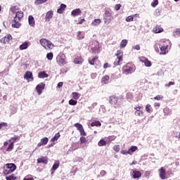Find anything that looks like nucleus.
Returning a JSON list of instances; mask_svg holds the SVG:
<instances>
[{
  "instance_id": "nucleus-26",
  "label": "nucleus",
  "mask_w": 180,
  "mask_h": 180,
  "mask_svg": "<svg viewBox=\"0 0 180 180\" xmlns=\"http://www.w3.org/2000/svg\"><path fill=\"white\" fill-rule=\"evenodd\" d=\"M18 140H20V137L18 135H15L8 140V143H13V144H15V141H18Z\"/></svg>"
},
{
  "instance_id": "nucleus-13",
  "label": "nucleus",
  "mask_w": 180,
  "mask_h": 180,
  "mask_svg": "<svg viewBox=\"0 0 180 180\" xmlns=\"http://www.w3.org/2000/svg\"><path fill=\"white\" fill-rule=\"evenodd\" d=\"M159 175L161 179H165V175H167V172L164 167H161L159 169Z\"/></svg>"
},
{
  "instance_id": "nucleus-46",
  "label": "nucleus",
  "mask_w": 180,
  "mask_h": 180,
  "mask_svg": "<svg viewBox=\"0 0 180 180\" xmlns=\"http://www.w3.org/2000/svg\"><path fill=\"white\" fill-rule=\"evenodd\" d=\"M174 37H179L180 36V28H176L174 32Z\"/></svg>"
},
{
  "instance_id": "nucleus-5",
  "label": "nucleus",
  "mask_w": 180,
  "mask_h": 180,
  "mask_svg": "<svg viewBox=\"0 0 180 180\" xmlns=\"http://www.w3.org/2000/svg\"><path fill=\"white\" fill-rule=\"evenodd\" d=\"M118 101H119V97L115 95L110 96L109 97V103H110V105H112V106L115 108H119L120 106Z\"/></svg>"
},
{
  "instance_id": "nucleus-6",
  "label": "nucleus",
  "mask_w": 180,
  "mask_h": 180,
  "mask_svg": "<svg viewBox=\"0 0 180 180\" xmlns=\"http://www.w3.org/2000/svg\"><path fill=\"white\" fill-rule=\"evenodd\" d=\"M56 62L58 65H65V64H67V62L65 61V55L59 53L56 57Z\"/></svg>"
},
{
  "instance_id": "nucleus-49",
  "label": "nucleus",
  "mask_w": 180,
  "mask_h": 180,
  "mask_svg": "<svg viewBox=\"0 0 180 180\" xmlns=\"http://www.w3.org/2000/svg\"><path fill=\"white\" fill-rule=\"evenodd\" d=\"M53 57H54V55L53 54L52 52L48 53L46 54V58H47V60H53Z\"/></svg>"
},
{
  "instance_id": "nucleus-57",
  "label": "nucleus",
  "mask_w": 180,
  "mask_h": 180,
  "mask_svg": "<svg viewBox=\"0 0 180 180\" xmlns=\"http://www.w3.org/2000/svg\"><path fill=\"white\" fill-rule=\"evenodd\" d=\"M121 154H122L123 155H127V154H130L129 153V150H121Z\"/></svg>"
},
{
  "instance_id": "nucleus-38",
  "label": "nucleus",
  "mask_w": 180,
  "mask_h": 180,
  "mask_svg": "<svg viewBox=\"0 0 180 180\" xmlns=\"http://www.w3.org/2000/svg\"><path fill=\"white\" fill-rule=\"evenodd\" d=\"M160 54H167L168 53V48L164 46H160Z\"/></svg>"
},
{
  "instance_id": "nucleus-8",
  "label": "nucleus",
  "mask_w": 180,
  "mask_h": 180,
  "mask_svg": "<svg viewBox=\"0 0 180 180\" xmlns=\"http://www.w3.org/2000/svg\"><path fill=\"white\" fill-rule=\"evenodd\" d=\"M74 126L75 128H77L78 131H79L80 136H86V132H85V129H84V127L82 126V124L77 122L75 123Z\"/></svg>"
},
{
  "instance_id": "nucleus-32",
  "label": "nucleus",
  "mask_w": 180,
  "mask_h": 180,
  "mask_svg": "<svg viewBox=\"0 0 180 180\" xmlns=\"http://www.w3.org/2000/svg\"><path fill=\"white\" fill-rule=\"evenodd\" d=\"M16 179H18V176H16L15 174L6 176V180H16Z\"/></svg>"
},
{
  "instance_id": "nucleus-3",
  "label": "nucleus",
  "mask_w": 180,
  "mask_h": 180,
  "mask_svg": "<svg viewBox=\"0 0 180 180\" xmlns=\"http://www.w3.org/2000/svg\"><path fill=\"white\" fill-rule=\"evenodd\" d=\"M103 20L104 23L109 25L112 20H113V15H112V12L109 10H105V13L103 15Z\"/></svg>"
},
{
  "instance_id": "nucleus-25",
  "label": "nucleus",
  "mask_w": 180,
  "mask_h": 180,
  "mask_svg": "<svg viewBox=\"0 0 180 180\" xmlns=\"http://www.w3.org/2000/svg\"><path fill=\"white\" fill-rule=\"evenodd\" d=\"M77 40H82V39H85V33L81 31L77 32Z\"/></svg>"
},
{
  "instance_id": "nucleus-48",
  "label": "nucleus",
  "mask_w": 180,
  "mask_h": 180,
  "mask_svg": "<svg viewBox=\"0 0 180 180\" xmlns=\"http://www.w3.org/2000/svg\"><path fill=\"white\" fill-rule=\"evenodd\" d=\"M88 141H86V138H85V136H82L80 137V144H85Z\"/></svg>"
},
{
  "instance_id": "nucleus-58",
  "label": "nucleus",
  "mask_w": 180,
  "mask_h": 180,
  "mask_svg": "<svg viewBox=\"0 0 180 180\" xmlns=\"http://www.w3.org/2000/svg\"><path fill=\"white\" fill-rule=\"evenodd\" d=\"M120 8H122V5L120 4H116L115 6V11H119L120 9Z\"/></svg>"
},
{
  "instance_id": "nucleus-64",
  "label": "nucleus",
  "mask_w": 180,
  "mask_h": 180,
  "mask_svg": "<svg viewBox=\"0 0 180 180\" xmlns=\"http://www.w3.org/2000/svg\"><path fill=\"white\" fill-rule=\"evenodd\" d=\"M23 180H34V179L33 177H28V178H24Z\"/></svg>"
},
{
  "instance_id": "nucleus-17",
  "label": "nucleus",
  "mask_w": 180,
  "mask_h": 180,
  "mask_svg": "<svg viewBox=\"0 0 180 180\" xmlns=\"http://www.w3.org/2000/svg\"><path fill=\"white\" fill-rule=\"evenodd\" d=\"M164 32V29L160 27V25H156L155 27L153 28V33H162Z\"/></svg>"
},
{
  "instance_id": "nucleus-21",
  "label": "nucleus",
  "mask_w": 180,
  "mask_h": 180,
  "mask_svg": "<svg viewBox=\"0 0 180 180\" xmlns=\"http://www.w3.org/2000/svg\"><path fill=\"white\" fill-rule=\"evenodd\" d=\"M28 22L29 25H30L32 27H34V25H36V22L34 21V18L32 17V15H30L28 17Z\"/></svg>"
},
{
  "instance_id": "nucleus-50",
  "label": "nucleus",
  "mask_w": 180,
  "mask_h": 180,
  "mask_svg": "<svg viewBox=\"0 0 180 180\" xmlns=\"http://www.w3.org/2000/svg\"><path fill=\"white\" fill-rule=\"evenodd\" d=\"M1 42L3 43V44H6V43H9V40L6 37H4L1 39Z\"/></svg>"
},
{
  "instance_id": "nucleus-59",
  "label": "nucleus",
  "mask_w": 180,
  "mask_h": 180,
  "mask_svg": "<svg viewBox=\"0 0 180 180\" xmlns=\"http://www.w3.org/2000/svg\"><path fill=\"white\" fill-rule=\"evenodd\" d=\"M115 139H116V136H108L109 141H113V140H115Z\"/></svg>"
},
{
  "instance_id": "nucleus-4",
  "label": "nucleus",
  "mask_w": 180,
  "mask_h": 180,
  "mask_svg": "<svg viewBox=\"0 0 180 180\" xmlns=\"http://www.w3.org/2000/svg\"><path fill=\"white\" fill-rule=\"evenodd\" d=\"M115 56L118 60L114 62V65L116 67L117 65H120L122 64V61H123V51H117V53H115Z\"/></svg>"
},
{
  "instance_id": "nucleus-34",
  "label": "nucleus",
  "mask_w": 180,
  "mask_h": 180,
  "mask_svg": "<svg viewBox=\"0 0 180 180\" xmlns=\"http://www.w3.org/2000/svg\"><path fill=\"white\" fill-rule=\"evenodd\" d=\"M101 82L102 84H108V82H109V76L105 75L103 77H102Z\"/></svg>"
},
{
  "instance_id": "nucleus-1",
  "label": "nucleus",
  "mask_w": 180,
  "mask_h": 180,
  "mask_svg": "<svg viewBox=\"0 0 180 180\" xmlns=\"http://www.w3.org/2000/svg\"><path fill=\"white\" fill-rule=\"evenodd\" d=\"M15 171H16V165L13 163H8L4 167L3 174L6 176L11 175Z\"/></svg>"
},
{
  "instance_id": "nucleus-61",
  "label": "nucleus",
  "mask_w": 180,
  "mask_h": 180,
  "mask_svg": "<svg viewBox=\"0 0 180 180\" xmlns=\"http://www.w3.org/2000/svg\"><path fill=\"white\" fill-rule=\"evenodd\" d=\"M6 37L8 39V41H11V40H12V35H11V34H7V36H6Z\"/></svg>"
},
{
  "instance_id": "nucleus-55",
  "label": "nucleus",
  "mask_w": 180,
  "mask_h": 180,
  "mask_svg": "<svg viewBox=\"0 0 180 180\" xmlns=\"http://www.w3.org/2000/svg\"><path fill=\"white\" fill-rule=\"evenodd\" d=\"M157 5H158V0H153V1L151 3V6H153V8H155Z\"/></svg>"
},
{
  "instance_id": "nucleus-42",
  "label": "nucleus",
  "mask_w": 180,
  "mask_h": 180,
  "mask_svg": "<svg viewBox=\"0 0 180 180\" xmlns=\"http://www.w3.org/2000/svg\"><path fill=\"white\" fill-rule=\"evenodd\" d=\"M13 147H15V143L13 142H10V144L8 145V147L6 149V151L10 152L13 150Z\"/></svg>"
},
{
  "instance_id": "nucleus-52",
  "label": "nucleus",
  "mask_w": 180,
  "mask_h": 180,
  "mask_svg": "<svg viewBox=\"0 0 180 180\" xmlns=\"http://www.w3.org/2000/svg\"><path fill=\"white\" fill-rule=\"evenodd\" d=\"M134 20V16L129 15L126 18V22H133Z\"/></svg>"
},
{
  "instance_id": "nucleus-43",
  "label": "nucleus",
  "mask_w": 180,
  "mask_h": 180,
  "mask_svg": "<svg viewBox=\"0 0 180 180\" xmlns=\"http://www.w3.org/2000/svg\"><path fill=\"white\" fill-rule=\"evenodd\" d=\"M98 60V56H94L92 59L89 60L90 65H95V60Z\"/></svg>"
},
{
  "instance_id": "nucleus-36",
  "label": "nucleus",
  "mask_w": 180,
  "mask_h": 180,
  "mask_svg": "<svg viewBox=\"0 0 180 180\" xmlns=\"http://www.w3.org/2000/svg\"><path fill=\"white\" fill-rule=\"evenodd\" d=\"M39 42H40V44L42 46V47L46 49V44H47V39H41L39 40Z\"/></svg>"
},
{
  "instance_id": "nucleus-19",
  "label": "nucleus",
  "mask_w": 180,
  "mask_h": 180,
  "mask_svg": "<svg viewBox=\"0 0 180 180\" xmlns=\"http://www.w3.org/2000/svg\"><path fill=\"white\" fill-rule=\"evenodd\" d=\"M132 176L134 179H137L139 178H141V172H139L137 170H134L132 173Z\"/></svg>"
},
{
  "instance_id": "nucleus-29",
  "label": "nucleus",
  "mask_w": 180,
  "mask_h": 180,
  "mask_svg": "<svg viewBox=\"0 0 180 180\" xmlns=\"http://www.w3.org/2000/svg\"><path fill=\"white\" fill-rule=\"evenodd\" d=\"M139 148L137 146H131V148L128 150L129 155H133V153L137 151Z\"/></svg>"
},
{
  "instance_id": "nucleus-41",
  "label": "nucleus",
  "mask_w": 180,
  "mask_h": 180,
  "mask_svg": "<svg viewBox=\"0 0 180 180\" xmlns=\"http://www.w3.org/2000/svg\"><path fill=\"white\" fill-rule=\"evenodd\" d=\"M127 46V39H123L122 40L121 43H120V49H124V47Z\"/></svg>"
},
{
  "instance_id": "nucleus-22",
  "label": "nucleus",
  "mask_w": 180,
  "mask_h": 180,
  "mask_svg": "<svg viewBox=\"0 0 180 180\" xmlns=\"http://www.w3.org/2000/svg\"><path fill=\"white\" fill-rule=\"evenodd\" d=\"M169 46V40H162L160 44V46L165 47L166 49H168Z\"/></svg>"
},
{
  "instance_id": "nucleus-9",
  "label": "nucleus",
  "mask_w": 180,
  "mask_h": 180,
  "mask_svg": "<svg viewBox=\"0 0 180 180\" xmlns=\"http://www.w3.org/2000/svg\"><path fill=\"white\" fill-rule=\"evenodd\" d=\"M139 61L143 63L146 67H151V61L148 60V59L144 56L139 57Z\"/></svg>"
},
{
  "instance_id": "nucleus-53",
  "label": "nucleus",
  "mask_w": 180,
  "mask_h": 180,
  "mask_svg": "<svg viewBox=\"0 0 180 180\" xmlns=\"http://www.w3.org/2000/svg\"><path fill=\"white\" fill-rule=\"evenodd\" d=\"M113 150L114 151H115L116 153H119L120 151V146L119 145H115L113 147Z\"/></svg>"
},
{
  "instance_id": "nucleus-30",
  "label": "nucleus",
  "mask_w": 180,
  "mask_h": 180,
  "mask_svg": "<svg viewBox=\"0 0 180 180\" xmlns=\"http://www.w3.org/2000/svg\"><path fill=\"white\" fill-rule=\"evenodd\" d=\"M163 112L165 116H169V115L172 114V110L167 107L164 108Z\"/></svg>"
},
{
  "instance_id": "nucleus-37",
  "label": "nucleus",
  "mask_w": 180,
  "mask_h": 180,
  "mask_svg": "<svg viewBox=\"0 0 180 180\" xmlns=\"http://www.w3.org/2000/svg\"><path fill=\"white\" fill-rule=\"evenodd\" d=\"M146 110L148 113H153V107H151V105L147 104L146 105Z\"/></svg>"
},
{
  "instance_id": "nucleus-27",
  "label": "nucleus",
  "mask_w": 180,
  "mask_h": 180,
  "mask_svg": "<svg viewBox=\"0 0 180 180\" xmlns=\"http://www.w3.org/2000/svg\"><path fill=\"white\" fill-rule=\"evenodd\" d=\"M15 18H17V20H22L23 18V11H18Z\"/></svg>"
},
{
  "instance_id": "nucleus-18",
  "label": "nucleus",
  "mask_w": 180,
  "mask_h": 180,
  "mask_svg": "<svg viewBox=\"0 0 180 180\" xmlns=\"http://www.w3.org/2000/svg\"><path fill=\"white\" fill-rule=\"evenodd\" d=\"M74 64H79L81 65L82 64V63H84V58H82V57L81 56H77L75 59H74Z\"/></svg>"
},
{
  "instance_id": "nucleus-54",
  "label": "nucleus",
  "mask_w": 180,
  "mask_h": 180,
  "mask_svg": "<svg viewBox=\"0 0 180 180\" xmlns=\"http://www.w3.org/2000/svg\"><path fill=\"white\" fill-rule=\"evenodd\" d=\"M155 101H162V99H164V96L161 95H158L155 97H154Z\"/></svg>"
},
{
  "instance_id": "nucleus-47",
  "label": "nucleus",
  "mask_w": 180,
  "mask_h": 180,
  "mask_svg": "<svg viewBox=\"0 0 180 180\" xmlns=\"http://www.w3.org/2000/svg\"><path fill=\"white\" fill-rule=\"evenodd\" d=\"M77 103H78V101H77L74 99H70L69 101V105H70L71 106H75V105H77Z\"/></svg>"
},
{
  "instance_id": "nucleus-7",
  "label": "nucleus",
  "mask_w": 180,
  "mask_h": 180,
  "mask_svg": "<svg viewBox=\"0 0 180 180\" xmlns=\"http://www.w3.org/2000/svg\"><path fill=\"white\" fill-rule=\"evenodd\" d=\"M134 110H136L134 112L135 116L141 117L144 116V112H143V105H137Z\"/></svg>"
},
{
  "instance_id": "nucleus-2",
  "label": "nucleus",
  "mask_w": 180,
  "mask_h": 180,
  "mask_svg": "<svg viewBox=\"0 0 180 180\" xmlns=\"http://www.w3.org/2000/svg\"><path fill=\"white\" fill-rule=\"evenodd\" d=\"M136 71V66L131 63H127L125 65L123 66L122 68V73L125 74L126 75L129 74H133Z\"/></svg>"
},
{
  "instance_id": "nucleus-35",
  "label": "nucleus",
  "mask_w": 180,
  "mask_h": 180,
  "mask_svg": "<svg viewBox=\"0 0 180 180\" xmlns=\"http://www.w3.org/2000/svg\"><path fill=\"white\" fill-rule=\"evenodd\" d=\"M38 77H39V78H47V77H49V75H47V73H46V72H40L38 74Z\"/></svg>"
},
{
  "instance_id": "nucleus-16",
  "label": "nucleus",
  "mask_w": 180,
  "mask_h": 180,
  "mask_svg": "<svg viewBox=\"0 0 180 180\" xmlns=\"http://www.w3.org/2000/svg\"><path fill=\"white\" fill-rule=\"evenodd\" d=\"M49 162V159L47 157H43L37 159V164H45Z\"/></svg>"
},
{
  "instance_id": "nucleus-24",
  "label": "nucleus",
  "mask_w": 180,
  "mask_h": 180,
  "mask_svg": "<svg viewBox=\"0 0 180 180\" xmlns=\"http://www.w3.org/2000/svg\"><path fill=\"white\" fill-rule=\"evenodd\" d=\"M60 132H58L57 134H55V136L51 139V143H53V144L51 145V146H54V141H57V140H58V139H60Z\"/></svg>"
},
{
  "instance_id": "nucleus-11",
  "label": "nucleus",
  "mask_w": 180,
  "mask_h": 180,
  "mask_svg": "<svg viewBox=\"0 0 180 180\" xmlns=\"http://www.w3.org/2000/svg\"><path fill=\"white\" fill-rule=\"evenodd\" d=\"M45 87L46 84H44V83H41L36 86V91L37 92H38L39 95H41V93L43 92V90Z\"/></svg>"
},
{
  "instance_id": "nucleus-45",
  "label": "nucleus",
  "mask_w": 180,
  "mask_h": 180,
  "mask_svg": "<svg viewBox=\"0 0 180 180\" xmlns=\"http://www.w3.org/2000/svg\"><path fill=\"white\" fill-rule=\"evenodd\" d=\"M27 46H29V44H27V42H25L20 46V49L26 50V49H27Z\"/></svg>"
},
{
  "instance_id": "nucleus-39",
  "label": "nucleus",
  "mask_w": 180,
  "mask_h": 180,
  "mask_svg": "<svg viewBox=\"0 0 180 180\" xmlns=\"http://www.w3.org/2000/svg\"><path fill=\"white\" fill-rule=\"evenodd\" d=\"M101 19H95L92 22L91 25L92 26H98V25H101Z\"/></svg>"
},
{
  "instance_id": "nucleus-31",
  "label": "nucleus",
  "mask_w": 180,
  "mask_h": 180,
  "mask_svg": "<svg viewBox=\"0 0 180 180\" xmlns=\"http://www.w3.org/2000/svg\"><path fill=\"white\" fill-rule=\"evenodd\" d=\"M65 8H67V6L65 4H60V8L57 10L58 13H63L64 11L65 10Z\"/></svg>"
},
{
  "instance_id": "nucleus-40",
  "label": "nucleus",
  "mask_w": 180,
  "mask_h": 180,
  "mask_svg": "<svg viewBox=\"0 0 180 180\" xmlns=\"http://www.w3.org/2000/svg\"><path fill=\"white\" fill-rule=\"evenodd\" d=\"M91 127H94L95 126L96 127H98V126H99V127L102 126V124L99 121H95V122H91Z\"/></svg>"
},
{
  "instance_id": "nucleus-23",
  "label": "nucleus",
  "mask_w": 180,
  "mask_h": 180,
  "mask_svg": "<svg viewBox=\"0 0 180 180\" xmlns=\"http://www.w3.org/2000/svg\"><path fill=\"white\" fill-rule=\"evenodd\" d=\"M53 11H48L46 13V15L45 17V19H46V22H50V19H51V18H53Z\"/></svg>"
},
{
  "instance_id": "nucleus-15",
  "label": "nucleus",
  "mask_w": 180,
  "mask_h": 180,
  "mask_svg": "<svg viewBox=\"0 0 180 180\" xmlns=\"http://www.w3.org/2000/svg\"><path fill=\"white\" fill-rule=\"evenodd\" d=\"M19 22H20V20H18V18H14V23L12 24V27H15V29H19V27L22 26V24H20Z\"/></svg>"
},
{
  "instance_id": "nucleus-12",
  "label": "nucleus",
  "mask_w": 180,
  "mask_h": 180,
  "mask_svg": "<svg viewBox=\"0 0 180 180\" xmlns=\"http://www.w3.org/2000/svg\"><path fill=\"white\" fill-rule=\"evenodd\" d=\"M58 167H60V161H56L54 165H53V167L51 169V175H53V174H54V172H56V169H57L58 168Z\"/></svg>"
},
{
  "instance_id": "nucleus-33",
  "label": "nucleus",
  "mask_w": 180,
  "mask_h": 180,
  "mask_svg": "<svg viewBox=\"0 0 180 180\" xmlns=\"http://www.w3.org/2000/svg\"><path fill=\"white\" fill-rule=\"evenodd\" d=\"M72 96L73 99H75L77 101V100L79 99V98H81V94H79V93H77V92H72Z\"/></svg>"
},
{
  "instance_id": "nucleus-62",
  "label": "nucleus",
  "mask_w": 180,
  "mask_h": 180,
  "mask_svg": "<svg viewBox=\"0 0 180 180\" xmlns=\"http://www.w3.org/2000/svg\"><path fill=\"white\" fill-rule=\"evenodd\" d=\"M100 174H101L102 176H105V175H106V171H105V170H101V172H100Z\"/></svg>"
},
{
  "instance_id": "nucleus-44",
  "label": "nucleus",
  "mask_w": 180,
  "mask_h": 180,
  "mask_svg": "<svg viewBox=\"0 0 180 180\" xmlns=\"http://www.w3.org/2000/svg\"><path fill=\"white\" fill-rule=\"evenodd\" d=\"M107 143L106 141L101 139L98 141V147H103V146H106Z\"/></svg>"
},
{
  "instance_id": "nucleus-51",
  "label": "nucleus",
  "mask_w": 180,
  "mask_h": 180,
  "mask_svg": "<svg viewBox=\"0 0 180 180\" xmlns=\"http://www.w3.org/2000/svg\"><path fill=\"white\" fill-rule=\"evenodd\" d=\"M47 2V0H37L35 1V5H41V4H44Z\"/></svg>"
},
{
  "instance_id": "nucleus-63",
  "label": "nucleus",
  "mask_w": 180,
  "mask_h": 180,
  "mask_svg": "<svg viewBox=\"0 0 180 180\" xmlns=\"http://www.w3.org/2000/svg\"><path fill=\"white\" fill-rule=\"evenodd\" d=\"M171 85H175V82H169V84H167L166 85V86L169 87V86H171Z\"/></svg>"
},
{
  "instance_id": "nucleus-60",
  "label": "nucleus",
  "mask_w": 180,
  "mask_h": 180,
  "mask_svg": "<svg viewBox=\"0 0 180 180\" xmlns=\"http://www.w3.org/2000/svg\"><path fill=\"white\" fill-rule=\"evenodd\" d=\"M155 15L156 16H160V15H161V11H160V9H156Z\"/></svg>"
},
{
  "instance_id": "nucleus-20",
  "label": "nucleus",
  "mask_w": 180,
  "mask_h": 180,
  "mask_svg": "<svg viewBox=\"0 0 180 180\" xmlns=\"http://www.w3.org/2000/svg\"><path fill=\"white\" fill-rule=\"evenodd\" d=\"M72 16H79V15H81L82 13V11H81V9L79 8H76L75 10H73L72 12Z\"/></svg>"
},
{
  "instance_id": "nucleus-28",
  "label": "nucleus",
  "mask_w": 180,
  "mask_h": 180,
  "mask_svg": "<svg viewBox=\"0 0 180 180\" xmlns=\"http://www.w3.org/2000/svg\"><path fill=\"white\" fill-rule=\"evenodd\" d=\"M54 47V44L47 39L46 50H50Z\"/></svg>"
},
{
  "instance_id": "nucleus-14",
  "label": "nucleus",
  "mask_w": 180,
  "mask_h": 180,
  "mask_svg": "<svg viewBox=\"0 0 180 180\" xmlns=\"http://www.w3.org/2000/svg\"><path fill=\"white\" fill-rule=\"evenodd\" d=\"M49 143V138L44 137L41 139L40 143L37 144V147H41V146H46Z\"/></svg>"
},
{
  "instance_id": "nucleus-56",
  "label": "nucleus",
  "mask_w": 180,
  "mask_h": 180,
  "mask_svg": "<svg viewBox=\"0 0 180 180\" xmlns=\"http://www.w3.org/2000/svg\"><path fill=\"white\" fill-rule=\"evenodd\" d=\"M110 67H112V65L109 64L108 63H105L103 65V68L106 69V68H110Z\"/></svg>"
},
{
  "instance_id": "nucleus-10",
  "label": "nucleus",
  "mask_w": 180,
  "mask_h": 180,
  "mask_svg": "<svg viewBox=\"0 0 180 180\" xmlns=\"http://www.w3.org/2000/svg\"><path fill=\"white\" fill-rule=\"evenodd\" d=\"M24 79H27V81H28V82H30V81H33L34 78H33V73H32V72L30 71H27L25 72V74L24 75Z\"/></svg>"
}]
</instances>
